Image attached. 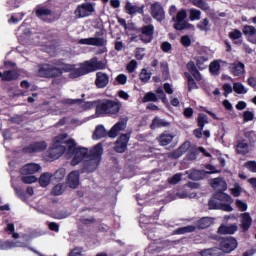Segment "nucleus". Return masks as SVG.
Masks as SVG:
<instances>
[{"label": "nucleus", "mask_w": 256, "mask_h": 256, "mask_svg": "<svg viewBox=\"0 0 256 256\" xmlns=\"http://www.w3.org/2000/svg\"><path fill=\"white\" fill-rule=\"evenodd\" d=\"M63 103L64 105H81L84 111H87L89 109H93V107H97V104L99 103V101L84 102L83 99H66L63 101Z\"/></svg>", "instance_id": "obj_12"}, {"label": "nucleus", "mask_w": 256, "mask_h": 256, "mask_svg": "<svg viewBox=\"0 0 256 256\" xmlns=\"http://www.w3.org/2000/svg\"><path fill=\"white\" fill-rule=\"evenodd\" d=\"M132 31H135L138 34L139 40L144 43V45H149L152 43L155 37V25L149 23L147 25H143L139 28L134 27Z\"/></svg>", "instance_id": "obj_4"}, {"label": "nucleus", "mask_w": 256, "mask_h": 256, "mask_svg": "<svg viewBox=\"0 0 256 256\" xmlns=\"http://www.w3.org/2000/svg\"><path fill=\"white\" fill-rule=\"evenodd\" d=\"M83 248L75 247L68 256H83Z\"/></svg>", "instance_id": "obj_62"}, {"label": "nucleus", "mask_w": 256, "mask_h": 256, "mask_svg": "<svg viewBox=\"0 0 256 256\" xmlns=\"http://www.w3.org/2000/svg\"><path fill=\"white\" fill-rule=\"evenodd\" d=\"M95 12V8L92 3H82L78 5L74 11L75 17L77 19H83L85 17L91 16Z\"/></svg>", "instance_id": "obj_8"}, {"label": "nucleus", "mask_w": 256, "mask_h": 256, "mask_svg": "<svg viewBox=\"0 0 256 256\" xmlns=\"http://www.w3.org/2000/svg\"><path fill=\"white\" fill-rule=\"evenodd\" d=\"M129 139H131V133L121 134L119 136L114 147L116 153H125V151H127Z\"/></svg>", "instance_id": "obj_11"}, {"label": "nucleus", "mask_w": 256, "mask_h": 256, "mask_svg": "<svg viewBox=\"0 0 256 256\" xmlns=\"http://www.w3.org/2000/svg\"><path fill=\"white\" fill-rule=\"evenodd\" d=\"M95 85L97 89H105V87L109 85V75H107L105 72H97Z\"/></svg>", "instance_id": "obj_16"}, {"label": "nucleus", "mask_w": 256, "mask_h": 256, "mask_svg": "<svg viewBox=\"0 0 256 256\" xmlns=\"http://www.w3.org/2000/svg\"><path fill=\"white\" fill-rule=\"evenodd\" d=\"M103 137H107V130H105V126L104 125L96 126L93 133V139L99 140V139H103Z\"/></svg>", "instance_id": "obj_33"}, {"label": "nucleus", "mask_w": 256, "mask_h": 256, "mask_svg": "<svg viewBox=\"0 0 256 256\" xmlns=\"http://www.w3.org/2000/svg\"><path fill=\"white\" fill-rule=\"evenodd\" d=\"M49 183H51V174L49 172L41 174L39 178L40 187H47Z\"/></svg>", "instance_id": "obj_41"}, {"label": "nucleus", "mask_w": 256, "mask_h": 256, "mask_svg": "<svg viewBox=\"0 0 256 256\" xmlns=\"http://www.w3.org/2000/svg\"><path fill=\"white\" fill-rule=\"evenodd\" d=\"M103 157V144H96L87 154L86 158L91 159V162L97 161L95 167H99L101 158Z\"/></svg>", "instance_id": "obj_10"}, {"label": "nucleus", "mask_w": 256, "mask_h": 256, "mask_svg": "<svg viewBox=\"0 0 256 256\" xmlns=\"http://www.w3.org/2000/svg\"><path fill=\"white\" fill-rule=\"evenodd\" d=\"M151 16L153 19L157 20L158 23H161L165 19V9H163V6L159 2H155L151 4Z\"/></svg>", "instance_id": "obj_13"}, {"label": "nucleus", "mask_w": 256, "mask_h": 256, "mask_svg": "<svg viewBox=\"0 0 256 256\" xmlns=\"http://www.w3.org/2000/svg\"><path fill=\"white\" fill-rule=\"evenodd\" d=\"M221 208V204L217 202V199L212 198L208 201V209L210 210H217Z\"/></svg>", "instance_id": "obj_55"}, {"label": "nucleus", "mask_w": 256, "mask_h": 256, "mask_svg": "<svg viewBox=\"0 0 256 256\" xmlns=\"http://www.w3.org/2000/svg\"><path fill=\"white\" fill-rule=\"evenodd\" d=\"M116 81H117L118 85H125V83H127V75L119 74L116 77Z\"/></svg>", "instance_id": "obj_63"}, {"label": "nucleus", "mask_w": 256, "mask_h": 256, "mask_svg": "<svg viewBox=\"0 0 256 256\" xmlns=\"http://www.w3.org/2000/svg\"><path fill=\"white\" fill-rule=\"evenodd\" d=\"M196 227L193 225H188L184 227H180L174 231L175 235H185V233H193Z\"/></svg>", "instance_id": "obj_40"}, {"label": "nucleus", "mask_w": 256, "mask_h": 256, "mask_svg": "<svg viewBox=\"0 0 256 256\" xmlns=\"http://www.w3.org/2000/svg\"><path fill=\"white\" fill-rule=\"evenodd\" d=\"M244 137L248 141L250 147H255L256 132L255 130H244Z\"/></svg>", "instance_id": "obj_35"}, {"label": "nucleus", "mask_w": 256, "mask_h": 256, "mask_svg": "<svg viewBox=\"0 0 256 256\" xmlns=\"http://www.w3.org/2000/svg\"><path fill=\"white\" fill-rule=\"evenodd\" d=\"M65 175H67V170H65V168H59L54 173V179L55 181H63V179H65Z\"/></svg>", "instance_id": "obj_50"}, {"label": "nucleus", "mask_w": 256, "mask_h": 256, "mask_svg": "<svg viewBox=\"0 0 256 256\" xmlns=\"http://www.w3.org/2000/svg\"><path fill=\"white\" fill-rule=\"evenodd\" d=\"M67 186L65 184H57L52 188L51 194L55 197H59V195H63L65 193V189Z\"/></svg>", "instance_id": "obj_43"}, {"label": "nucleus", "mask_w": 256, "mask_h": 256, "mask_svg": "<svg viewBox=\"0 0 256 256\" xmlns=\"http://www.w3.org/2000/svg\"><path fill=\"white\" fill-rule=\"evenodd\" d=\"M206 172L205 170H192L188 174V178L192 181H201L202 179H205Z\"/></svg>", "instance_id": "obj_31"}, {"label": "nucleus", "mask_w": 256, "mask_h": 256, "mask_svg": "<svg viewBox=\"0 0 256 256\" xmlns=\"http://www.w3.org/2000/svg\"><path fill=\"white\" fill-rule=\"evenodd\" d=\"M38 171H41V165L29 163L21 168L20 173L21 175H35V173H38Z\"/></svg>", "instance_id": "obj_18"}, {"label": "nucleus", "mask_w": 256, "mask_h": 256, "mask_svg": "<svg viewBox=\"0 0 256 256\" xmlns=\"http://www.w3.org/2000/svg\"><path fill=\"white\" fill-rule=\"evenodd\" d=\"M211 227V218L203 217L196 222L197 229H207Z\"/></svg>", "instance_id": "obj_39"}, {"label": "nucleus", "mask_w": 256, "mask_h": 256, "mask_svg": "<svg viewBox=\"0 0 256 256\" xmlns=\"http://www.w3.org/2000/svg\"><path fill=\"white\" fill-rule=\"evenodd\" d=\"M249 147H251V145L247 143V140L245 139L237 140L235 151L237 155H248Z\"/></svg>", "instance_id": "obj_20"}, {"label": "nucleus", "mask_w": 256, "mask_h": 256, "mask_svg": "<svg viewBox=\"0 0 256 256\" xmlns=\"http://www.w3.org/2000/svg\"><path fill=\"white\" fill-rule=\"evenodd\" d=\"M79 222L82 223V225L89 227V225H93V224L97 223V220L93 216H91L90 218L81 217L79 219Z\"/></svg>", "instance_id": "obj_52"}, {"label": "nucleus", "mask_w": 256, "mask_h": 256, "mask_svg": "<svg viewBox=\"0 0 256 256\" xmlns=\"http://www.w3.org/2000/svg\"><path fill=\"white\" fill-rule=\"evenodd\" d=\"M63 143H65L63 139L59 140V136L55 137L54 143L47 152V156L53 161L59 159V157H61V155H63L65 151H67V146H65Z\"/></svg>", "instance_id": "obj_6"}, {"label": "nucleus", "mask_w": 256, "mask_h": 256, "mask_svg": "<svg viewBox=\"0 0 256 256\" xmlns=\"http://www.w3.org/2000/svg\"><path fill=\"white\" fill-rule=\"evenodd\" d=\"M88 73H95V71H101L107 69V64L103 61H99L97 57H93L90 60L84 62Z\"/></svg>", "instance_id": "obj_9"}, {"label": "nucleus", "mask_w": 256, "mask_h": 256, "mask_svg": "<svg viewBox=\"0 0 256 256\" xmlns=\"http://www.w3.org/2000/svg\"><path fill=\"white\" fill-rule=\"evenodd\" d=\"M82 75H89L85 62L82 63L79 68H74L70 72V77H72V79H77V77H82Z\"/></svg>", "instance_id": "obj_26"}, {"label": "nucleus", "mask_w": 256, "mask_h": 256, "mask_svg": "<svg viewBox=\"0 0 256 256\" xmlns=\"http://www.w3.org/2000/svg\"><path fill=\"white\" fill-rule=\"evenodd\" d=\"M47 149V142L46 141H40V142H34L30 145L23 148V153H41Z\"/></svg>", "instance_id": "obj_14"}, {"label": "nucleus", "mask_w": 256, "mask_h": 256, "mask_svg": "<svg viewBox=\"0 0 256 256\" xmlns=\"http://www.w3.org/2000/svg\"><path fill=\"white\" fill-rule=\"evenodd\" d=\"M68 187L77 189L79 187V171H72L67 177Z\"/></svg>", "instance_id": "obj_21"}, {"label": "nucleus", "mask_w": 256, "mask_h": 256, "mask_svg": "<svg viewBox=\"0 0 256 256\" xmlns=\"http://www.w3.org/2000/svg\"><path fill=\"white\" fill-rule=\"evenodd\" d=\"M157 101H159V97L153 92H147L142 98V103H157Z\"/></svg>", "instance_id": "obj_42"}, {"label": "nucleus", "mask_w": 256, "mask_h": 256, "mask_svg": "<svg viewBox=\"0 0 256 256\" xmlns=\"http://www.w3.org/2000/svg\"><path fill=\"white\" fill-rule=\"evenodd\" d=\"M180 43L183 47H191V37H189V35H183L180 39Z\"/></svg>", "instance_id": "obj_58"}, {"label": "nucleus", "mask_w": 256, "mask_h": 256, "mask_svg": "<svg viewBox=\"0 0 256 256\" xmlns=\"http://www.w3.org/2000/svg\"><path fill=\"white\" fill-rule=\"evenodd\" d=\"M233 91L238 95H245V93H247V89H245V86L241 84V82H236L233 84Z\"/></svg>", "instance_id": "obj_47"}, {"label": "nucleus", "mask_w": 256, "mask_h": 256, "mask_svg": "<svg viewBox=\"0 0 256 256\" xmlns=\"http://www.w3.org/2000/svg\"><path fill=\"white\" fill-rule=\"evenodd\" d=\"M237 229L238 228L235 225H230V226L221 225L218 228V233L219 235H233L235 232H237Z\"/></svg>", "instance_id": "obj_29"}, {"label": "nucleus", "mask_w": 256, "mask_h": 256, "mask_svg": "<svg viewBox=\"0 0 256 256\" xmlns=\"http://www.w3.org/2000/svg\"><path fill=\"white\" fill-rule=\"evenodd\" d=\"M144 51L145 48H136L135 59H137V61L143 60V57H145Z\"/></svg>", "instance_id": "obj_60"}, {"label": "nucleus", "mask_w": 256, "mask_h": 256, "mask_svg": "<svg viewBox=\"0 0 256 256\" xmlns=\"http://www.w3.org/2000/svg\"><path fill=\"white\" fill-rule=\"evenodd\" d=\"M230 73L234 75V77H241L245 73V64L243 62H235L230 67Z\"/></svg>", "instance_id": "obj_22"}, {"label": "nucleus", "mask_w": 256, "mask_h": 256, "mask_svg": "<svg viewBox=\"0 0 256 256\" xmlns=\"http://www.w3.org/2000/svg\"><path fill=\"white\" fill-rule=\"evenodd\" d=\"M252 223H253V218H251V214H249V213L242 214L241 227H242L243 231H249Z\"/></svg>", "instance_id": "obj_30"}, {"label": "nucleus", "mask_w": 256, "mask_h": 256, "mask_svg": "<svg viewBox=\"0 0 256 256\" xmlns=\"http://www.w3.org/2000/svg\"><path fill=\"white\" fill-rule=\"evenodd\" d=\"M197 127L200 129H205V125L209 123V117L207 114L200 113L196 119Z\"/></svg>", "instance_id": "obj_38"}, {"label": "nucleus", "mask_w": 256, "mask_h": 256, "mask_svg": "<svg viewBox=\"0 0 256 256\" xmlns=\"http://www.w3.org/2000/svg\"><path fill=\"white\" fill-rule=\"evenodd\" d=\"M197 29H199L200 31H209L210 26H209V19L208 18H204L203 20H201L197 25H196Z\"/></svg>", "instance_id": "obj_49"}, {"label": "nucleus", "mask_w": 256, "mask_h": 256, "mask_svg": "<svg viewBox=\"0 0 256 256\" xmlns=\"http://www.w3.org/2000/svg\"><path fill=\"white\" fill-rule=\"evenodd\" d=\"M242 32L246 37H248V39H251V37H253L254 34L256 33V28L255 26L245 25L242 28Z\"/></svg>", "instance_id": "obj_45"}, {"label": "nucleus", "mask_w": 256, "mask_h": 256, "mask_svg": "<svg viewBox=\"0 0 256 256\" xmlns=\"http://www.w3.org/2000/svg\"><path fill=\"white\" fill-rule=\"evenodd\" d=\"M194 7H198L202 11H211V7H209V3L207 0H189Z\"/></svg>", "instance_id": "obj_34"}, {"label": "nucleus", "mask_w": 256, "mask_h": 256, "mask_svg": "<svg viewBox=\"0 0 256 256\" xmlns=\"http://www.w3.org/2000/svg\"><path fill=\"white\" fill-rule=\"evenodd\" d=\"M246 167L251 173H256V161H248Z\"/></svg>", "instance_id": "obj_64"}, {"label": "nucleus", "mask_w": 256, "mask_h": 256, "mask_svg": "<svg viewBox=\"0 0 256 256\" xmlns=\"http://www.w3.org/2000/svg\"><path fill=\"white\" fill-rule=\"evenodd\" d=\"M80 45H93L94 47H105L107 40L99 37L82 38L79 40Z\"/></svg>", "instance_id": "obj_15"}, {"label": "nucleus", "mask_w": 256, "mask_h": 256, "mask_svg": "<svg viewBox=\"0 0 256 256\" xmlns=\"http://www.w3.org/2000/svg\"><path fill=\"white\" fill-rule=\"evenodd\" d=\"M213 199L221 201L222 203H233L231 195L225 193V190H219L213 194Z\"/></svg>", "instance_id": "obj_25"}, {"label": "nucleus", "mask_w": 256, "mask_h": 256, "mask_svg": "<svg viewBox=\"0 0 256 256\" xmlns=\"http://www.w3.org/2000/svg\"><path fill=\"white\" fill-rule=\"evenodd\" d=\"M21 181L24 182L25 185H31V183H37V177L34 175H23Z\"/></svg>", "instance_id": "obj_51"}, {"label": "nucleus", "mask_w": 256, "mask_h": 256, "mask_svg": "<svg viewBox=\"0 0 256 256\" xmlns=\"http://www.w3.org/2000/svg\"><path fill=\"white\" fill-rule=\"evenodd\" d=\"M160 69L162 71L163 77H165V79H169V64L167 62H161Z\"/></svg>", "instance_id": "obj_53"}, {"label": "nucleus", "mask_w": 256, "mask_h": 256, "mask_svg": "<svg viewBox=\"0 0 256 256\" xmlns=\"http://www.w3.org/2000/svg\"><path fill=\"white\" fill-rule=\"evenodd\" d=\"M190 21H199L201 19V11L197 9L190 10Z\"/></svg>", "instance_id": "obj_54"}, {"label": "nucleus", "mask_w": 256, "mask_h": 256, "mask_svg": "<svg viewBox=\"0 0 256 256\" xmlns=\"http://www.w3.org/2000/svg\"><path fill=\"white\" fill-rule=\"evenodd\" d=\"M124 125L125 124L123 122H117L108 132V137H110V139H115V137H117L119 132L123 129Z\"/></svg>", "instance_id": "obj_32"}, {"label": "nucleus", "mask_w": 256, "mask_h": 256, "mask_svg": "<svg viewBox=\"0 0 256 256\" xmlns=\"http://www.w3.org/2000/svg\"><path fill=\"white\" fill-rule=\"evenodd\" d=\"M151 72H148L147 69H142L141 73L139 74V79L142 83H149L151 79Z\"/></svg>", "instance_id": "obj_48"}, {"label": "nucleus", "mask_w": 256, "mask_h": 256, "mask_svg": "<svg viewBox=\"0 0 256 256\" xmlns=\"http://www.w3.org/2000/svg\"><path fill=\"white\" fill-rule=\"evenodd\" d=\"M38 75L45 79H56V77L63 75V70L51 64H42L38 68Z\"/></svg>", "instance_id": "obj_5"}, {"label": "nucleus", "mask_w": 256, "mask_h": 256, "mask_svg": "<svg viewBox=\"0 0 256 256\" xmlns=\"http://www.w3.org/2000/svg\"><path fill=\"white\" fill-rule=\"evenodd\" d=\"M169 15L172 17V21L174 23L173 28L176 31H185V29H189V22H187L185 19H187V10L181 9L177 12V6L172 5L169 8Z\"/></svg>", "instance_id": "obj_1"}, {"label": "nucleus", "mask_w": 256, "mask_h": 256, "mask_svg": "<svg viewBox=\"0 0 256 256\" xmlns=\"http://www.w3.org/2000/svg\"><path fill=\"white\" fill-rule=\"evenodd\" d=\"M222 89L224 91L223 93L224 97H229V95L233 93V86H231V84L229 83L223 84Z\"/></svg>", "instance_id": "obj_57"}, {"label": "nucleus", "mask_w": 256, "mask_h": 256, "mask_svg": "<svg viewBox=\"0 0 256 256\" xmlns=\"http://www.w3.org/2000/svg\"><path fill=\"white\" fill-rule=\"evenodd\" d=\"M185 153H187V147L185 144H182L178 149L171 152L169 157H171V159H179V157H182Z\"/></svg>", "instance_id": "obj_36"}, {"label": "nucleus", "mask_w": 256, "mask_h": 256, "mask_svg": "<svg viewBox=\"0 0 256 256\" xmlns=\"http://www.w3.org/2000/svg\"><path fill=\"white\" fill-rule=\"evenodd\" d=\"M160 49L163 51V53H169L173 50V45H171L168 41H164L161 43Z\"/></svg>", "instance_id": "obj_56"}, {"label": "nucleus", "mask_w": 256, "mask_h": 256, "mask_svg": "<svg viewBox=\"0 0 256 256\" xmlns=\"http://www.w3.org/2000/svg\"><path fill=\"white\" fill-rule=\"evenodd\" d=\"M243 119L245 122L253 121V119H255V114L251 111H245L243 113Z\"/></svg>", "instance_id": "obj_61"}, {"label": "nucleus", "mask_w": 256, "mask_h": 256, "mask_svg": "<svg viewBox=\"0 0 256 256\" xmlns=\"http://www.w3.org/2000/svg\"><path fill=\"white\" fill-rule=\"evenodd\" d=\"M219 247L222 253L229 254L233 253V251L239 247V242L237 238L228 236L220 239Z\"/></svg>", "instance_id": "obj_7"}, {"label": "nucleus", "mask_w": 256, "mask_h": 256, "mask_svg": "<svg viewBox=\"0 0 256 256\" xmlns=\"http://www.w3.org/2000/svg\"><path fill=\"white\" fill-rule=\"evenodd\" d=\"M21 77V74L15 69L6 70L3 73L0 72V79L1 81H17V79Z\"/></svg>", "instance_id": "obj_19"}, {"label": "nucleus", "mask_w": 256, "mask_h": 256, "mask_svg": "<svg viewBox=\"0 0 256 256\" xmlns=\"http://www.w3.org/2000/svg\"><path fill=\"white\" fill-rule=\"evenodd\" d=\"M228 37L234 41V45L243 44V40L241 39V37H243V33L239 29H234L232 32H229Z\"/></svg>", "instance_id": "obj_28"}, {"label": "nucleus", "mask_w": 256, "mask_h": 256, "mask_svg": "<svg viewBox=\"0 0 256 256\" xmlns=\"http://www.w3.org/2000/svg\"><path fill=\"white\" fill-rule=\"evenodd\" d=\"M63 145H67L68 153H72L74 155L71 160L72 167H75L79 165V163H82L85 157L89 155V149L83 147L77 148V143L74 139H68L63 143Z\"/></svg>", "instance_id": "obj_2"}, {"label": "nucleus", "mask_w": 256, "mask_h": 256, "mask_svg": "<svg viewBox=\"0 0 256 256\" xmlns=\"http://www.w3.org/2000/svg\"><path fill=\"white\" fill-rule=\"evenodd\" d=\"M161 127H171V123L156 116L150 124V129L155 131V129H161Z\"/></svg>", "instance_id": "obj_24"}, {"label": "nucleus", "mask_w": 256, "mask_h": 256, "mask_svg": "<svg viewBox=\"0 0 256 256\" xmlns=\"http://www.w3.org/2000/svg\"><path fill=\"white\" fill-rule=\"evenodd\" d=\"M184 75L187 79L189 93H191V91H193L194 89H199V86H197V82H195V79L193 78V76H191V73L185 72Z\"/></svg>", "instance_id": "obj_37"}, {"label": "nucleus", "mask_w": 256, "mask_h": 256, "mask_svg": "<svg viewBox=\"0 0 256 256\" xmlns=\"http://www.w3.org/2000/svg\"><path fill=\"white\" fill-rule=\"evenodd\" d=\"M121 111V102L115 100H99L96 105V115H117Z\"/></svg>", "instance_id": "obj_3"}, {"label": "nucleus", "mask_w": 256, "mask_h": 256, "mask_svg": "<svg viewBox=\"0 0 256 256\" xmlns=\"http://www.w3.org/2000/svg\"><path fill=\"white\" fill-rule=\"evenodd\" d=\"M179 181H181V174H179V173L174 174L171 178H168V183L170 185H177V183H179Z\"/></svg>", "instance_id": "obj_59"}, {"label": "nucleus", "mask_w": 256, "mask_h": 256, "mask_svg": "<svg viewBox=\"0 0 256 256\" xmlns=\"http://www.w3.org/2000/svg\"><path fill=\"white\" fill-rule=\"evenodd\" d=\"M125 11L128 15H145V5L137 6L133 5L131 2H127L125 5Z\"/></svg>", "instance_id": "obj_17"}, {"label": "nucleus", "mask_w": 256, "mask_h": 256, "mask_svg": "<svg viewBox=\"0 0 256 256\" xmlns=\"http://www.w3.org/2000/svg\"><path fill=\"white\" fill-rule=\"evenodd\" d=\"M53 12L49 8L41 7L36 10V16L40 19L43 17H49V15H52Z\"/></svg>", "instance_id": "obj_46"}, {"label": "nucleus", "mask_w": 256, "mask_h": 256, "mask_svg": "<svg viewBox=\"0 0 256 256\" xmlns=\"http://www.w3.org/2000/svg\"><path fill=\"white\" fill-rule=\"evenodd\" d=\"M219 71H221V64H219V61L215 60L211 62L209 65V72L211 75H219Z\"/></svg>", "instance_id": "obj_44"}, {"label": "nucleus", "mask_w": 256, "mask_h": 256, "mask_svg": "<svg viewBox=\"0 0 256 256\" xmlns=\"http://www.w3.org/2000/svg\"><path fill=\"white\" fill-rule=\"evenodd\" d=\"M211 187L216 191H227V182L223 178H214L211 181Z\"/></svg>", "instance_id": "obj_27"}, {"label": "nucleus", "mask_w": 256, "mask_h": 256, "mask_svg": "<svg viewBox=\"0 0 256 256\" xmlns=\"http://www.w3.org/2000/svg\"><path fill=\"white\" fill-rule=\"evenodd\" d=\"M157 139L161 147H167V145H170L173 139H175V136L169 132H163Z\"/></svg>", "instance_id": "obj_23"}]
</instances>
